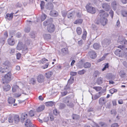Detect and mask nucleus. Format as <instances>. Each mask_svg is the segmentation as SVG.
Masks as SVG:
<instances>
[{
	"label": "nucleus",
	"mask_w": 127,
	"mask_h": 127,
	"mask_svg": "<svg viewBox=\"0 0 127 127\" xmlns=\"http://www.w3.org/2000/svg\"><path fill=\"white\" fill-rule=\"evenodd\" d=\"M14 120L15 123H17L20 121V118L18 115H16L14 117Z\"/></svg>",
	"instance_id": "c85d7f7f"
},
{
	"label": "nucleus",
	"mask_w": 127,
	"mask_h": 127,
	"mask_svg": "<svg viewBox=\"0 0 127 127\" xmlns=\"http://www.w3.org/2000/svg\"><path fill=\"white\" fill-rule=\"evenodd\" d=\"M21 54L20 53H18L16 55L17 59H19L21 58Z\"/></svg>",
	"instance_id": "338daca9"
},
{
	"label": "nucleus",
	"mask_w": 127,
	"mask_h": 127,
	"mask_svg": "<svg viewBox=\"0 0 127 127\" xmlns=\"http://www.w3.org/2000/svg\"><path fill=\"white\" fill-rule=\"evenodd\" d=\"M7 42L8 44L12 46L15 44V42L14 39L9 38L8 39Z\"/></svg>",
	"instance_id": "a211bd4d"
},
{
	"label": "nucleus",
	"mask_w": 127,
	"mask_h": 127,
	"mask_svg": "<svg viewBox=\"0 0 127 127\" xmlns=\"http://www.w3.org/2000/svg\"><path fill=\"white\" fill-rule=\"evenodd\" d=\"M117 91V89H115L114 88L111 89L109 90L110 93L112 94H113L115 93H116Z\"/></svg>",
	"instance_id": "c03bdc74"
},
{
	"label": "nucleus",
	"mask_w": 127,
	"mask_h": 127,
	"mask_svg": "<svg viewBox=\"0 0 127 127\" xmlns=\"http://www.w3.org/2000/svg\"><path fill=\"white\" fill-rule=\"evenodd\" d=\"M53 21V19L51 18H49L43 22V25L45 26L47 25L48 26L49 25L52 24L51 23Z\"/></svg>",
	"instance_id": "ddd939ff"
},
{
	"label": "nucleus",
	"mask_w": 127,
	"mask_h": 127,
	"mask_svg": "<svg viewBox=\"0 0 127 127\" xmlns=\"http://www.w3.org/2000/svg\"><path fill=\"white\" fill-rule=\"evenodd\" d=\"M102 7L105 10L107 11H109L110 8L109 5L106 3L103 4Z\"/></svg>",
	"instance_id": "dca6fc26"
},
{
	"label": "nucleus",
	"mask_w": 127,
	"mask_h": 127,
	"mask_svg": "<svg viewBox=\"0 0 127 127\" xmlns=\"http://www.w3.org/2000/svg\"><path fill=\"white\" fill-rule=\"evenodd\" d=\"M12 74L11 72H9L5 75L4 78L3 79V83L5 84L8 83L11 80Z\"/></svg>",
	"instance_id": "7ed1b4c3"
},
{
	"label": "nucleus",
	"mask_w": 127,
	"mask_h": 127,
	"mask_svg": "<svg viewBox=\"0 0 127 127\" xmlns=\"http://www.w3.org/2000/svg\"><path fill=\"white\" fill-rule=\"evenodd\" d=\"M29 115L30 116L32 117L34 116V115L33 111L32 110H30L29 112Z\"/></svg>",
	"instance_id": "13d9d810"
},
{
	"label": "nucleus",
	"mask_w": 127,
	"mask_h": 127,
	"mask_svg": "<svg viewBox=\"0 0 127 127\" xmlns=\"http://www.w3.org/2000/svg\"><path fill=\"white\" fill-rule=\"evenodd\" d=\"M15 99L11 97H9L8 99V102L10 104H12L15 103Z\"/></svg>",
	"instance_id": "6ab92c4d"
},
{
	"label": "nucleus",
	"mask_w": 127,
	"mask_h": 127,
	"mask_svg": "<svg viewBox=\"0 0 127 127\" xmlns=\"http://www.w3.org/2000/svg\"><path fill=\"white\" fill-rule=\"evenodd\" d=\"M122 14L123 16L127 17V11L123 10L122 12Z\"/></svg>",
	"instance_id": "3c124183"
},
{
	"label": "nucleus",
	"mask_w": 127,
	"mask_h": 127,
	"mask_svg": "<svg viewBox=\"0 0 127 127\" xmlns=\"http://www.w3.org/2000/svg\"><path fill=\"white\" fill-rule=\"evenodd\" d=\"M88 54L90 57L92 59L95 58L97 56L96 53L94 51H89Z\"/></svg>",
	"instance_id": "6e6552de"
},
{
	"label": "nucleus",
	"mask_w": 127,
	"mask_h": 127,
	"mask_svg": "<svg viewBox=\"0 0 127 127\" xmlns=\"http://www.w3.org/2000/svg\"><path fill=\"white\" fill-rule=\"evenodd\" d=\"M121 51V49H117L115 51V54L116 55H117L118 56H120V53Z\"/></svg>",
	"instance_id": "c9c22d12"
},
{
	"label": "nucleus",
	"mask_w": 127,
	"mask_h": 127,
	"mask_svg": "<svg viewBox=\"0 0 127 127\" xmlns=\"http://www.w3.org/2000/svg\"><path fill=\"white\" fill-rule=\"evenodd\" d=\"M55 29V25L53 24H51L48 26L47 30L49 32H52L54 31Z\"/></svg>",
	"instance_id": "9b49d317"
},
{
	"label": "nucleus",
	"mask_w": 127,
	"mask_h": 127,
	"mask_svg": "<svg viewBox=\"0 0 127 127\" xmlns=\"http://www.w3.org/2000/svg\"><path fill=\"white\" fill-rule=\"evenodd\" d=\"M93 88L97 91H99L101 90L102 88L100 87H93Z\"/></svg>",
	"instance_id": "49530a36"
},
{
	"label": "nucleus",
	"mask_w": 127,
	"mask_h": 127,
	"mask_svg": "<svg viewBox=\"0 0 127 127\" xmlns=\"http://www.w3.org/2000/svg\"><path fill=\"white\" fill-rule=\"evenodd\" d=\"M107 21L106 19L104 17H100L98 19L97 21L96 22V23L97 24L101 23L102 25L104 26L106 24Z\"/></svg>",
	"instance_id": "39448f33"
},
{
	"label": "nucleus",
	"mask_w": 127,
	"mask_h": 127,
	"mask_svg": "<svg viewBox=\"0 0 127 127\" xmlns=\"http://www.w3.org/2000/svg\"><path fill=\"white\" fill-rule=\"evenodd\" d=\"M18 88V86H17V85H15L13 87H12V90L13 92H16V89L17 88Z\"/></svg>",
	"instance_id": "5fc2aeb1"
},
{
	"label": "nucleus",
	"mask_w": 127,
	"mask_h": 127,
	"mask_svg": "<svg viewBox=\"0 0 127 127\" xmlns=\"http://www.w3.org/2000/svg\"><path fill=\"white\" fill-rule=\"evenodd\" d=\"M87 32L86 31H84L83 32V34L82 37V39L83 40H85L86 37Z\"/></svg>",
	"instance_id": "79ce46f5"
},
{
	"label": "nucleus",
	"mask_w": 127,
	"mask_h": 127,
	"mask_svg": "<svg viewBox=\"0 0 127 127\" xmlns=\"http://www.w3.org/2000/svg\"><path fill=\"white\" fill-rule=\"evenodd\" d=\"M83 20L82 19H79L76 20L74 22V23L75 24H80L82 23Z\"/></svg>",
	"instance_id": "a19ab883"
},
{
	"label": "nucleus",
	"mask_w": 127,
	"mask_h": 127,
	"mask_svg": "<svg viewBox=\"0 0 127 127\" xmlns=\"http://www.w3.org/2000/svg\"><path fill=\"white\" fill-rule=\"evenodd\" d=\"M53 73L51 71H49L46 73V76L47 78H49L53 74Z\"/></svg>",
	"instance_id": "473e14b6"
},
{
	"label": "nucleus",
	"mask_w": 127,
	"mask_h": 127,
	"mask_svg": "<svg viewBox=\"0 0 127 127\" xmlns=\"http://www.w3.org/2000/svg\"><path fill=\"white\" fill-rule=\"evenodd\" d=\"M50 14L51 15L54 17H57L58 15V12L55 10L51 11Z\"/></svg>",
	"instance_id": "393cba45"
},
{
	"label": "nucleus",
	"mask_w": 127,
	"mask_h": 127,
	"mask_svg": "<svg viewBox=\"0 0 127 127\" xmlns=\"http://www.w3.org/2000/svg\"><path fill=\"white\" fill-rule=\"evenodd\" d=\"M107 102V101L105 100V98L102 97H100L99 99V102L100 105L102 106L103 105L105 104Z\"/></svg>",
	"instance_id": "4468645a"
},
{
	"label": "nucleus",
	"mask_w": 127,
	"mask_h": 127,
	"mask_svg": "<svg viewBox=\"0 0 127 127\" xmlns=\"http://www.w3.org/2000/svg\"><path fill=\"white\" fill-rule=\"evenodd\" d=\"M75 14L74 11H73L71 13L68 14L67 15V17L68 18H72Z\"/></svg>",
	"instance_id": "72a5a7b5"
},
{
	"label": "nucleus",
	"mask_w": 127,
	"mask_h": 127,
	"mask_svg": "<svg viewBox=\"0 0 127 127\" xmlns=\"http://www.w3.org/2000/svg\"><path fill=\"white\" fill-rule=\"evenodd\" d=\"M54 114L55 116H57L59 114V112L56 109H55L53 111Z\"/></svg>",
	"instance_id": "de8ad7c7"
},
{
	"label": "nucleus",
	"mask_w": 127,
	"mask_h": 127,
	"mask_svg": "<svg viewBox=\"0 0 127 127\" xmlns=\"http://www.w3.org/2000/svg\"><path fill=\"white\" fill-rule=\"evenodd\" d=\"M43 37L45 39H50L51 38V35L48 34H46L43 35Z\"/></svg>",
	"instance_id": "f704fd0d"
},
{
	"label": "nucleus",
	"mask_w": 127,
	"mask_h": 127,
	"mask_svg": "<svg viewBox=\"0 0 127 127\" xmlns=\"http://www.w3.org/2000/svg\"><path fill=\"white\" fill-rule=\"evenodd\" d=\"M47 17V15L44 14H43L41 16V20L42 21L44 20Z\"/></svg>",
	"instance_id": "a18cd8bd"
},
{
	"label": "nucleus",
	"mask_w": 127,
	"mask_h": 127,
	"mask_svg": "<svg viewBox=\"0 0 127 127\" xmlns=\"http://www.w3.org/2000/svg\"><path fill=\"white\" fill-rule=\"evenodd\" d=\"M91 65V64L90 63L86 62L84 64L83 67L85 68H89L90 67Z\"/></svg>",
	"instance_id": "2f4dec72"
},
{
	"label": "nucleus",
	"mask_w": 127,
	"mask_h": 127,
	"mask_svg": "<svg viewBox=\"0 0 127 127\" xmlns=\"http://www.w3.org/2000/svg\"><path fill=\"white\" fill-rule=\"evenodd\" d=\"M45 7L47 9L51 10L53 9L54 5L52 3L49 2L46 4Z\"/></svg>",
	"instance_id": "2eb2a0df"
},
{
	"label": "nucleus",
	"mask_w": 127,
	"mask_h": 127,
	"mask_svg": "<svg viewBox=\"0 0 127 127\" xmlns=\"http://www.w3.org/2000/svg\"><path fill=\"white\" fill-rule=\"evenodd\" d=\"M86 72V71L84 69L79 71L78 72V73L80 75L83 74Z\"/></svg>",
	"instance_id": "8fccbe9b"
},
{
	"label": "nucleus",
	"mask_w": 127,
	"mask_h": 127,
	"mask_svg": "<svg viewBox=\"0 0 127 127\" xmlns=\"http://www.w3.org/2000/svg\"><path fill=\"white\" fill-rule=\"evenodd\" d=\"M49 64L48 63H46L43 66H42V68L43 69H45L47 68Z\"/></svg>",
	"instance_id": "680f3d73"
},
{
	"label": "nucleus",
	"mask_w": 127,
	"mask_h": 127,
	"mask_svg": "<svg viewBox=\"0 0 127 127\" xmlns=\"http://www.w3.org/2000/svg\"><path fill=\"white\" fill-rule=\"evenodd\" d=\"M10 65V63L8 61H6L3 63V67H5L4 68H2L0 66V72L2 73H5L9 72V67Z\"/></svg>",
	"instance_id": "f257e3e1"
},
{
	"label": "nucleus",
	"mask_w": 127,
	"mask_h": 127,
	"mask_svg": "<svg viewBox=\"0 0 127 127\" xmlns=\"http://www.w3.org/2000/svg\"><path fill=\"white\" fill-rule=\"evenodd\" d=\"M111 43V40L107 39H105L102 42V44L103 47H106Z\"/></svg>",
	"instance_id": "0eeeda50"
},
{
	"label": "nucleus",
	"mask_w": 127,
	"mask_h": 127,
	"mask_svg": "<svg viewBox=\"0 0 127 127\" xmlns=\"http://www.w3.org/2000/svg\"><path fill=\"white\" fill-rule=\"evenodd\" d=\"M45 3L44 2L42 1H41V3L40 4V6L41 7V9H42L44 8V6Z\"/></svg>",
	"instance_id": "603ef678"
},
{
	"label": "nucleus",
	"mask_w": 127,
	"mask_h": 127,
	"mask_svg": "<svg viewBox=\"0 0 127 127\" xmlns=\"http://www.w3.org/2000/svg\"><path fill=\"white\" fill-rule=\"evenodd\" d=\"M86 8L88 12L91 14H94L96 12L95 8L92 7L90 3L88 4L86 6Z\"/></svg>",
	"instance_id": "20e7f679"
},
{
	"label": "nucleus",
	"mask_w": 127,
	"mask_h": 127,
	"mask_svg": "<svg viewBox=\"0 0 127 127\" xmlns=\"http://www.w3.org/2000/svg\"><path fill=\"white\" fill-rule=\"evenodd\" d=\"M14 14L13 13H12L10 14H6L5 17V18L9 20H11Z\"/></svg>",
	"instance_id": "aec40b11"
},
{
	"label": "nucleus",
	"mask_w": 127,
	"mask_h": 127,
	"mask_svg": "<svg viewBox=\"0 0 127 127\" xmlns=\"http://www.w3.org/2000/svg\"><path fill=\"white\" fill-rule=\"evenodd\" d=\"M48 60L45 58L42 59L41 61V62L42 64H44L45 63L46 61H48Z\"/></svg>",
	"instance_id": "052dcab7"
},
{
	"label": "nucleus",
	"mask_w": 127,
	"mask_h": 127,
	"mask_svg": "<svg viewBox=\"0 0 127 127\" xmlns=\"http://www.w3.org/2000/svg\"><path fill=\"white\" fill-rule=\"evenodd\" d=\"M61 52L64 55L68 54L69 53L68 49L67 48H64L62 49Z\"/></svg>",
	"instance_id": "cd10ccee"
},
{
	"label": "nucleus",
	"mask_w": 127,
	"mask_h": 127,
	"mask_svg": "<svg viewBox=\"0 0 127 127\" xmlns=\"http://www.w3.org/2000/svg\"><path fill=\"white\" fill-rule=\"evenodd\" d=\"M61 95L62 96H64L66 95L68 93V92L66 91L62 92H61Z\"/></svg>",
	"instance_id": "6e6d98bb"
},
{
	"label": "nucleus",
	"mask_w": 127,
	"mask_h": 127,
	"mask_svg": "<svg viewBox=\"0 0 127 127\" xmlns=\"http://www.w3.org/2000/svg\"><path fill=\"white\" fill-rule=\"evenodd\" d=\"M103 82L102 78L99 77L97 78L96 80V83L98 85H100Z\"/></svg>",
	"instance_id": "a878e982"
},
{
	"label": "nucleus",
	"mask_w": 127,
	"mask_h": 127,
	"mask_svg": "<svg viewBox=\"0 0 127 127\" xmlns=\"http://www.w3.org/2000/svg\"><path fill=\"white\" fill-rule=\"evenodd\" d=\"M9 122L10 123H12L13 122V120L12 117H9L8 118Z\"/></svg>",
	"instance_id": "774afa93"
},
{
	"label": "nucleus",
	"mask_w": 127,
	"mask_h": 127,
	"mask_svg": "<svg viewBox=\"0 0 127 127\" xmlns=\"http://www.w3.org/2000/svg\"><path fill=\"white\" fill-rule=\"evenodd\" d=\"M99 124L101 125V127H107L106 124L104 122H100L99 123Z\"/></svg>",
	"instance_id": "09e8293b"
},
{
	"label": "nucleus",
	"mask_w": 127,
	"mask_h": 127,
	"mask_svg": "<svg viewBox=\"0 0 127 127\" xmlns=\"http://www.w3.org/2000/svg\"><path fill=\"white\" fill-rule=\"evenodd\" d=\"M112 6L113 8V9L115 10L116 8V3L115 1H113L112 3Z\"/></svg>",
	"instance_id": "ea45409f"
},
{
	"label": "nucleus",
	"mask_w": 127,
	"mask_h": 127,
	"mask_svg": "<svg viewBox=\"0 0 127 127\" xmlns=\"http://www.w3.org/2000/svg\"><path fill=\"white\" fill-rule=\"evenodd\" d=\"M100 17H107L108 14L103 10H101L99 11L98 15Z\"/></svg>",
	"instance_id": "1a4fd4ad"
},
{
	"label": "nucleus",
	"mask_w": 127,
	"mask_h": 127,
	"mask_svg": "<svg viewBox=\"0 0 127 127\" xmlns=\"http://www.w3.org/2000/svg\"><path fill=\"white\" fill-rule=\"evenodd\" d=\"M8 52L11 55H13L15 52V50L14 49H10L8 50Z\"/></svg>",
	"instance_id": "4c0bfd02"
},
{
	"label": "nucleus",
	"mask_w": 127,
	"mask_h": 127,
	"mask_svg": "<svg viewBox=\"0 0 127 127\" xmlns=\"http://www.w3.org/2000/svg\"><path fill=\"white\" fill-rule=\"evenodd\" d=\"M31 123H32L30 120L27 119L26 121L25 125L26 127H30V125L31 124Z\"/></svg>",
	"instance_id": "bb28decb"
},
{
	"label": "nucleus",
	"mask_w": 127,
	"mask_h": 127,
	"mask_svg": "<svg viewBox=\"0 0 127 127\" xmlns=\"http://www.w3.org/2000/svg\"><path fill=\"white\" fill-rule=\"evenodd\" d=\"M28 116L27 112H25L20 114V120L22 122H23L25 119L27 118Z\"/></svg>",
	"instance_id": "9d476101"
},
{
	"label": "nucleus",
	"mask_w": 127,
	"mask_h": 127,
	"mask_svg": "<svg viewBox=\"0 0 127 127\" xmlns=\"http://www.w3.org/2000/svg\"><path fill=\"white\" fill-rule=\"evenodd\" d=\"M10 88L11 87L10 86L7 84L5 85L3 87V90L4 91L6 92L9 91L10 89Z\"/></svg>",
	"instance_id": "5701e85b"
},
{
	"label": "nucleus",
	"mask_w": 127,
	"mask_h": 127,
	"mask_svg": "<svg viewBox=\"0 0 127 127\" xmlns=\"http://www.w3.org/2000/svg\"><path fill=\"white\" fill-rule=\"evenodd\" d=\"M62 16L64 17H66L67 13V11H63L62 12Z\"/></svg>",
	"instance_id": "864d4df0"
},
{
	"label": "nucleus",
	"mask_w": 127,
	"mask_h": 127,
	"mask_svg": "<svg viewBox=\"0 0 127 127\" xmlns=\"http://www.w3.org/2000/svg\"><path fill=\"white\" fill-rule=\"evenodd\" d=\"M45 104L47 106H52L54 105V102L52 101L46 102Z\"/></svg>",
	"instance_id": "7c9ffc66"
},
{
	"label": "nucleus",
	"mask_w": 127,
	"mask_h": 127,
	"mask_svg": "<svg viewBox=\"0 0 127 127\" xmlns=\"http://www.w3.org/2000/svg\"><path fill=\"white\" fill-rule=\"evenodd\" d=\"M36 81L35 79L33 78H31V83L33 84H34L36 83Z\"/></svg>",
	"instance_id": "4d7b16f0"
},
{
	"label": "nucleus",
	"mask_w": 127,
	"mask_h": 127,
	"mask_svg": "<svg viewBox=\"0 0 127 127\" xmlns=\"http://www.w3.org/2000/svg\"><path fill=\"white\" fill-rule=\"evenodd\" d=\"M101 93L99 92L97 94L95 95L92 97V99L93 100H96L99 98L101 95Z\"/></svg>",
	"instance_id": "f3484780"
},
{
	"label": "nucleus",
	"mask_w": 127,
	"mask_h": 127,
	"mask_svg": "<svg viewBox=\"0 0 127 127\" xmlns=\"http://www.w3.org/2000/svg\"><path fill=\"white\" fill-rule=\"evenodd\" d=\"M45 108V106L44 105H42L36 109V111L37 112H40L43 110Z\"/></svg>",
	"instance_id": "b1692460"
},
{
	"label": "nucleus",
	"mask_w": 127,
	"mask_h": 127,
	"mask_svg": "<svg viewBox=\"0 0 127 127\" xmlns=\"http://www.w3.org/2000/svg\"><path fill=\"white\" fill-rule=\"evenodd\" d=\"M74 77L73 76H71L70 78L68 80V83L69 84H72L74 82Z\"/></svg>",
	"instance_id": "e433bc0d"
},
{
	"label": "nucleus",
	"mask_w": 127,
	"mask_h": 127,
	"mask_svg": "<svg viewBox=\"0 0 127 127\" xmlns=\"http://www.w3.org/2000/svg\"><path fill=\"white\" fill-rule=\"evenodd\" d=\"M100 46V44L98 43H95L93 45L94 48L95 49H98Z\"/></svg>",
	"instance_id": "c756f323"
},
{
	"label": "nucleus",
	"mask_w": 127,
	"mask_h": 127,
	"mask_svg": "<svg viewBox=\"0 0 127 127\" xmlns=\"http://www.w3.org/2000/svg\"><path fill=\"white\" fill-rule=\"evenodd\" d=\"M30 29L29 28L27 27L25 28V31L26 32H29L30 31Z\"/></svg>",
	"instance_id": "69168bd1"
},
{
	"label": "nucleus",
	"mask_w": 127,
	"mask_h": 127,
	"mask_svg": "<svg viewBox=\"0 0 127 127\" xmlns=\"http://www.w3.org/2000/svg\"><path fill=\"white\" fill-rule=\"evenodd\" d=\"M72 117L74 120H79L80 119V116L76 114H73L72 115Z\"/></svg>",
	"instance_id": "4be33fe9"
},
{
	"label": "nucleus",
	"mask_w": 127,
	"mask_h": 127,
	"mask_svg": "<svg viewBox=\"0 0 127 127\" xmlns=\"http://www.w3.org/2000/svg\"><path fill=\"white\" fill-rule=\"evenodd\" d=\"M76 31L77 34L79 35H80L82 32V29L79 27H78L77 28Z\"/></svg>",
	"instance_id": "58836bf2"
},
{
	"label": "nucleus",
	"mask_w": 127,
	"mask_h": 127,
	"mask_svg": "<svg viewBox=\"0 0 127 127\" xmlns=\"http://www.w3.org/2000/svg\"><path fill=\"white\" fill-rule=\"evenodd\" d=\"M109 13L111 17L112 18L114 15L113 11L112 10H111L110 12Z\"/></svg>",
	"instance_id": "0e129e2a"
},
{
	"label": "nucleus",
	"mask_w": 127,
	"mask_h": 127,
	"mask_svg": "<svg viewBox=\"0 0 127 127\" xmlns=\"http://www.w3.org/2000/svg\"><path fill=\"white\" fill-rule=\"evenodd\" d=\"M23 47V44L21 42H19L17 46V49L19 50H21Z\"/></svg>",
	"instance_id": "412c9836"
},
{
	"label": "nucleus",
	"mask_w": 127,
	"mask_h": 127,
	"mask_svg": "<svg viewBox=\"0 0 127 127\" xmlns=\"http://www.w3.org/2000/svg\"><path fill=\"white\" fill-rule=\"evenodd\" d=\"M72 99L69 96H66L63 99V102L66 103L67 106L72 107L73 106Z\"/></svg>",
	"instance_id": "f03ea898"
},
{
	"label": "nucleus",
	"mask_w": 127,
	"mask_h": 127,
	"mask_svg": "<svg viewBox=\"0 0 127 127\" xmlns=\"http://www.w3.org/2000/svg\"><path fill=\"white\" fill-rule=\"evenodd\" d=\"M44 78L45 77L43 75L40 74L37 76V81L39 83H42L44 82Z\"/></svg>",
	"instance_id": "f8f14e48"
},
{
	"label": "nucleus",
	"mask_w": 127,
	"mask_h": 127,
	"mask_svg": "<svg viewBox=\"0 0 127 127\" xmlns=\"http://www.w3.org/2000/svg\"><path fill=\"white\" fill-rule=\"evenodd\" d=\"M108 64H109L108 63L106 64L105 65L104 67L102 69V71H104L106 69V68L108 67Z\"/></svg>",
	"instance_id": "bf43d9fd"
},
{
	"label": "nucleus",
	"mask_w": 127,
	"mask_h": 127,
	"mask_svg": "<svg viewBox=\"0 0 127 127\" xmlns=\"http://www.w3.org/2000/svg\"><path fill=\"white\" fill-rule=\"evenodd\" d=\"M111 127H118L119 126L117 123H114L112 124L111 126Z\"/></svg>",
	"instance_id": "e2e57ef3"
},
{
	"label": "nucleus",
	"mask_w": 127,
	"mask_h": 127,
	"mask_svg": "<svg viewBox=\"0 0 127 127\" xmlns=\"http://www.w3.org/2000/svg\"><path fill=\"white\" fill-rule=\"evenodd\" d=\"M120 43L122 44H124L125 45L122 46L120 45L118 47L123 51L127 50V48L125 47V44H127V41L125 39L123 40L120 41Z\"/></svg>",
	"instance_id": "423d86ee"
},
{
	"label": "nucleus",
	"mask_w": 127,
	"mask_h": 127,
	"mask_svg": "<svg viewBox=\"0 0 127 127\" xmlns=\"http://www.w3.org/2000/svg\"><path fill=\"white\" fill-rule=\"evenodd\" d=\"M65 107V104L63 103H61L59 105V108L60 109H62L64 108Z\"/></svg>",
	"instance_id": "37998d69"
}]
</instances>
